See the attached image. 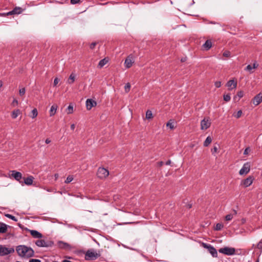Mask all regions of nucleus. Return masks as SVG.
<instances>
[{
	"instance_id": "nucleus-18",
	"label": "nucleus",
	"mask_w": 262,
	"mask_h": 262,
	"mask_svg": "<svg viewBox=\"0 0 262 262\" xmlns=\"http://www.w3.org/2000/svg\"><path fill=\"white\" fill-rule=\"evenodd\" d=\"M31 235L34 238H40L42 237V234L36 230H30Z\"/></svg>"
},
{
	"instance_id": "nucleus-56",
	"label": "nucleus",
	"mask_w": 262,
	"mask_h": 262,
	"mask_svg": "<svg viewBox=\"0 0 262 262\" xmlns=\"http://www.w3.org/2000/svg\"><path fill=\"white\" fill-rule=\"evenodd\" d=\"M158 164L159 166H162L163 165V162L162 161H161L159 162Z\"/></svg>"
},
{
	"instance_id": "nucleus-24",
	"label": "nucleus",
	"mask_w": 262,
	"mask_h": 262,
	"mask_svg": "<svg viewBox=\"0 0 262 262\" xmlns=\"http://www.w3.org/2000/svg\"><path fill=\"white\" fill-rule=\"evenodd\" d=\"M23 12V9L19 7H16L12 10V12H13L14 14H19Z\"/></svg>"
},
{
	"instance_id": "nucleus-53",
	"label": "nucleus",
	"mask_w": 262,
	"mask_h": 262,
	"mask_svg": "<svg viewBox=\"0 0 262 262\" xmlns=\"http://www.w3.org/2000/svg\"><path fill=\"white\" fill-rule=\"evenodd\" d=\"M171 164V161L170 160H168L166 163H165V164L166 165H169Z\"/></svg>"
},
{
	"instance_id": "nucleus-3",
	"label": "nucleus",
	"mask_w": 262,
	"mask_h": 262,
	"mask_svg": "<svg viewBox=\"0 0 262 262\" xmlns=\"http://www.w3.org/2000/svg\"><path fill=\"white\" fill-rule=\"evenodd\" d=\"M14 252L12 247L7 248L4 245H0V256H4Z\"/></svg>"
},
{
	"instance_id": "nucleus-46",
	"label": "nucleus",
	"mask_w": 262,
	"mask_h": 262,
	"mask_svg": "<svg viewBox=\"0 0 262 262\" xmlns=\"http://www.w3.org/2000/svg\"><path fill=\"white\" fill-rule=\"evenodd\" d=\"M59 80L58 79V78H55L54 80V85L56 86L59 82Z\"/></svg>"
},
{
	"instance_id": "nucleus-16",
	"label": "nucleus",
	"mask_w": 262,
	"mask_h": 262,
	"mask_svg": "<svg viewBox=\"0 0 262 262\" xmlns=\"http://www.w3.org/2000/svg\"><path fill=\"white\" fill-rule=\"evenodd\" d=\"M10 227L6 224L0 222V233H5L7 231L8 228Z\"/></svg>"
},
{
	"instance_id": "nucleus-49",
	"label": "nucleus",
	"mask_w": 262,
	"mask_h": 262,
	"mask_svg": "<svg viewBox=\"0 0 262 262\" xmlns=\"http://www.w3.org/2000/svg\"><path fill=\"white\" fill-rule=\"evenodd\" d=\"M79 0H71V3L72 4H77L78 3V2H79Z\"/></svg>"
},
{
	"instance_id": "nucleus-7",
	"label": "nucleus",
	"mask_w": 262,
	"mask_h": 262,
	"mask_svg": "<svg viewBox=\"0 0 262 262\" xmlns=\"http://www.w3.org/2000/svg\"><path fill=\"white\" fill-rule=\"evenodd\" d=\"M35 244L39 247H48L52 246L53 243L52 242H46L44 239H38Z\"/></svg>"
},
{
	"instance_id": "nucleus-36",
	"label": "nucleus",
	"mask_w": 262,
	"mask_h": 262,
	"mask_svg": "<svg viewBox=\"0 0 262 262\" xmlns=\"http://www.w3.org/2000/svg\"><path fill=\"white\" fill-rule=\"evenodd\" d=\"M73 180V177H72V176H69L67 178V179H66V181H65V183H67V184H68V183H70V182H71Z\"/></svg>"
},
{
	"instance_id": "nucleus-54",
	"label": "nucleus",
	"mask_w": 262,
	"mask_h": 262,
	"mask_svg": "<svg viewBox=\"0 0 262 262\" xmlns=\"http://www.w3.org/2000/svg\"><path fill=\"white\" fill-rule=\"evenodd\" d=\"M13 14H14V13H13V12H12V11H9V12H8V13H7V15H13Z\"/></svg>"
},
{
	"instance_id": "nucleus-33",
	"label": "nucleus",
	"mask_w": 262,
	"mask_h": 262,
	"mask_svg": "<svg viewBox=\"0 0 262 262\" xmlns=\"http://www.w3.org/2000/svg\"><path fill=\"white\" fill-rule=\"evenodd\" d=\"M67 113L68 114H72L73 112V106L69 105L67 109Z\"/></svg>"
},
{
	"instance_id": "nucleus-26",
	"label": "nucleus",
	"mask_w": 262,
	"mask_h": 262,
	"mask_svg": "<svg viewBox=\"0 0 262 262\" xmlns=\"http://www.w3.org/2000/svg\"><path fill=\"white\" fill-rule=\"evenodd\" d=\"M212 139L210 136H208L206 139L205 141L204 142V146L205 147H207L211 142Z\"/></svg>"
},
{
	"instance_id": "nucleus-11",
	"label": "nucleus",
	"mask_w": 262,
	"mask_h": 262,
	"mask_svg": "<svg viewBox=\"0 0 262 262\" xmlns=\"http://www.w3.org/2000/svg\"><path fill=\"white\" fill-rule=\"evenodd\" d=\"M134 61L133 58V56L129 55L125 60L124 64L127 69L130 68L132 66Z\"/></svg>"
},
{
	"instance_id": "nucleus-31",
	"label": "nucleus",
	"mask_w": 262,
	"mask_h": 262,
	"mask_svg": "<svg viewBox=\"0 0 262 262\" xmlns=\"http://www.w3.org/2000/svg\"><path fill=\"white\" fill-rule=\"evenodd\" d=\"M146 118L147 119H150L152 118V114L151 111L147 110L146 112Z\"/></svg>"
},
{
	"instance_id": "nucleus-27",
	"label": "nucleus",
	"mask_w": 262,
	"mask_h": 262,
	"mask_svg": "<svg viewBox=\"0 0 262 262\" xmlns=\"http://www.w3.org/2000/svg\"><path fill=\"white\" fill-rule=\"evenodd\" d=\"M244 96V93L243 91H239L237 95L234 96V100H236L237 98H238V100H239L242 97H243Z\"/></svg>"
},
{
	"instance_id": "nucleus-20",
	"label": "nucleus",
	"mask_w": 262,
	"mask_h": 262,
	"mask_svg": "<svg viewBox=\"0 0 262 262\" xmlns=\"http://www.w3.org/2000/svg\"><path fill=\"white\" fill-rule=\"evenodd\" d=\"M205 50H209L212 47V42L210 40H207L203 45Z\"/></svg>"
},
{
	"instance_id": "nucleus-37",
	"label": "nucleus",
	"mask_w": 262,
	"mask_h": 262,
	"mask_svg": "<svg viewBox=\"0 0 262 262\" xmlns=\"http://www.w3.org/2000/svg\"><path fill=\"white\" fill-rule=\"evenodd\" d=\"M223 56H225V57H229L230 56V55H231V53L230 51H225L224 53H223Z\"/></svg>"
},
{
	"instance_id": "nucleus-50",
	"label": "nucleus",
	"mask_w": 262,
	"mask_h": 262,
	"mask_svg": "<svg viewBox=\"0 0 262 262\" xmlns=\"http://www.w3.org/2000/svg\"><path fill=\"white\" fill-rule=\"evenodd\" d=\"M249 148H247L245 149L244 150V155H246V154H248V151H249Z\"/></svg>"
},
{
	"instance_id": "nucleus-25",
	"label": "nucleus",
	"mask_w": 262,
	"mask_h": 262,
	"mask_svg": "<svg viewBox=\"0 0 262 262\" xmlns=\"http://www.w3.org/2000/svg\"><path fill=\"white\" fill-rule=\"evenodd\" d=\"M75 80V75L74 73H72L69 78V79L68 80V82L69 84H72L74 83Z\"/></svg>"
},
{
	"instance_id": "nucleus-4",
	"label": "nucleus",
	"mask_w": 262,
	"mask_h": 262,
	"mask_svg": "<svg viewBox=\"0 0 262 262\" xmlns=\"http://www.w3.org/2000/svg\"><path fill=\"white\" fill-rule=\"evenodd\" d=\"M219 252L226 255H233L235 254V249L232 247H225L220 248L219 250Z\"/></svg>"
},
{
	"instance_id": "nucleus-47",
	"label": "nucleus",
	"mask_w": 262,
	"mask_h": 262,
	"mask_svg": "<svg viewBox=\"0 0 262 262\" xmlns=\"http://www.w3.org/2000/svg\"><path fill=\"white\" fill-rule=\"evenodd\" d=\"M12 104L13 106H15V105H17L18 104V101L16 99H14L12 101Z\"/></svg>"
},
{
	"instance_id": "nucleus-45",
	"label": "nucleus",
	"mask_w": 262,
	"mask_h": 262,
	"mask_svg": "<svg viewBox=\"0 0 262 262\" xmlns=\"http://www.w3.org/2000/svg\"><path fill=\"white\" fill-rule=\"evenodd\" d=\"M257 248L259 249H262V239L257 244Z\"/></svg>"
},
{
	"instance_id": "nucleus-32",
	"label": "nucleus",
	"mask_w": 262,
	"mask_h": 262,
	"mask_svg": "<svg viewBox=\"0 0 262 262\" xmlns=\"http://www.w3.org/2000/svg\"><path fill=\"white\" fill-rule=\"evenodd\" d=\"M5 216H6L7 217L9 218V219H11L12 220L15 221V222H17V219L16 218V217H15L14 216L11 215V214H5Z\"/></svg>"
},
{
	"instance_id": "nucleus-30",
	"label": "nucleus",
	"mask_w": 262,
	"mask_h": 262,
	"mask_svg": "<svg viewBox=\"0 0 262 262\" xmlns=\"http://www.w3.org/2000/svg\"><path fill=\"white\" fill-rule=\"evenodd\" d=\"M223 227L224 225L222 224L217 223L214 227V230L216 231H220L223 229Z\"/></svg>"
},
{
	"instance_id": "nucleus-2",
	"label": "nucleus",
	"mask_w": 262,
	"mask_h": 262,
	"mask_svg": "<svg viewBox=\"0 0 262 262\" xmlns=\"http://www.w3.org/2000/svg\"><path fill=\"white\" fill-rule=\"evenodd\" d=\"M100 256L99 253H97L94 250H88L85 255V258L86 260H95Z\"/></svg>"
},
{
	"instance_id": "nucleus-52",
	"label": "nucleus",
	"mask_w": 262,
	"mask_h": 262,
	"mask_svg": "<svg viewBox=\"0 0 262 262\" xmlns=\"http://www.w3.org/2000/svg\"><path fill=\"white\" fill-rule=\"evenodd\" d=\"M71 129L73 130L75 129V124H72L71 125Z\"/></svg>"
},
{
	"instance_id": "nucleus-29",
	"label": "nucleus",
	"mask_w": 262,
	"mask_h": 262,
	"mask_svg": "<svg viewBox=\"0 0 262 262\" xmlns=\"http://www.w3.org/2000/svg\"><path fill=\"white\" fill-rule=\"evenodd\" d=\"M166 126L168 127H169L171 129H173L174 128V125H173V122L172 121V120H170L167 123Z\"/></svg>"
},
{
	"instance_id": "nucleus-55",
	"label": "nucleus",
	"mask_w": 262,
	"mask_h": 262,
	"mask_svg": "<svg viewBox=\"0 0 262 262\" xmlns=\"http://www.w3.org/2000/svg\"><path fill=\"white\" fill-rule=\"evenodd\" d=\"M257 66H258V65H257V64H256V63H254L253 64V66H252L253 69H255V68H256L257 67Z\"/></svg>"
},
{
	"instance_id": "nucleus-39",
	"label": "nucleus",
	"mask_w": 262,
	"mask_h": 262,
	"mask_svg": "<svg viewBox=\"0 0 262 262\" xmlns=\"http://www.w3.org/2000/svg\"><path fill=\"white\" fill-rule=\"evenodd\" d=\"M242 115V111L241 110L238 111L236 114L234 115V117L236 118H239L241 117Z\"/></svg>"
},
{
	"instance_id": "nucleus-17",
	"label": "nucleus",
	"mask_w": 262,
	"mask_h": 262,
	"mask_svg": "<svg viewBox=\"0 0 262 262\" xmlns=\"http://www.w3.org/2000/svg\"><path fill=\"white\" fill-rule=\"evenodd\" d=\"M226 85L229 88V90H232L236 87L237 82L234 80H230L227 82Z\"/></svg>"
},
{
	"instance_id": "nucleus-22",
	"label": "nucleus",
	"mask_w": 262,
	"mask_h": 262,
	"mask_svg": "<svg viewBox=\"0 0 262 262\" xmlns=\"http://www.w3.org/2000/svg\"><path fill=\"white\" fill-rule=\"evenodd\" d=\"M21 114V112L19 109L14 110L11 114V117L13 119H16L19 115Z\"/></svg>"
},
{
	"instance_id": "nucleus-57",
	"label": "nucleus",
	"mask_w": 262,
	"mask_h": 262,
	"mask_svg": "<svg viewBox=\"0 0 262 262\" xmlns=\"http://www.w3.org/2000/svg\"><path fill=\"white\" fill-rule=\"evenodd\" d=\"M191 207H192V205L191 204H188L187 205V208H189V209L191 208Z\"/></svg>"
},
{
	"instance_id": "nucleus-9",
	"label": "nucleus",
	"mask_w": 262,
	"mask_h": 262,
	"mask_svg": "<svg viewBox=\"0 0 262 262\" xmlns=\"http://www.w3.org/2000/svg\"><path fill=\"white\" fill-rule=\"evenodd\" d=\"M211 125L209 118H205L201 122V129L204 130L208 128Z\"/></svg>"
},
{
	"instance_id": "nucleus-14",
	"label": "nucleus",
	"mask_w": 262,
	"mask_h": 262,
	"mask_svg": "<svg viewBox=\"0 0 262 262\" xmlns=\"http://www.w3.org/2000/svg\"><path fill=\"white\" fill-rule=\"evenodd\" d=\"M254 179L253 176H249L242 182V184L245 187H247L252 184Z\"/></svg>"
},
{
	"instance_id": "nucleus-59",
	"label": "nucleus",
	"mask_w": 262,
	"mask_h": 262,
	"mask_svg": "<svg viewBox=\"0 0 262 262\" xmlns=\"http://www.w3.org/2000/svg\"><path fill=\"white\" fill-rule=\"evenodd\" d=\"M234 214L236 215L237 214V211L235 210H233Z\"/></svg>"
},
{
	"instance_id": "nucleus-42",
	"label": "nucleus",
	"mask_w": 262,
	"mask_h": 262,
	"mask_svg": "<svg viewBox=\"0 0 262 262\" xmlns=\"http://www.w3.org/2000/svg\"><path fill=\"white\" fill-rule=\"evenodd\" d=\"M253 69V67L252 66H251L250 64H249L248 65L246 68V70L247 71H249L251 73V71Z\"/></svg>"
},
{
	"instance_id": "nucleus-43",
	"label": "nucleus",
	"mask_w": 262,
	"mask_h": 262,
	"mask_svg": "<svg viewBox=\"0 0 262 262\" xmlns=\"http://www.w3.org/2000/svg\"><path fill=\"white\" fill-rule=\"evenodd\" d=\"M215 86L219 88L221 86V81H216L214 83Z\"/></svg>"
},
{
	"instance_id": "nucleus-23",
	"label": "nucleus",
	"mask_w": 262,
	"mask_h": 262,
	"mask_svg": "<svg viewBox=\"0 0 262 262\" xmlns=\"http://www.w3.org/2000/svg\"><path fill=\"white\" fill-rule=\"evenodd\" d=\"M108 59H106V58L103 59H101L99 62V63H98V67L100 68H102L104 65H105L107 62H108Z\"/></svg>"
},
{
	"instance_id": "nucleus-51",
	"label": "nucleus",
	"mask_w": 262,
	"mask_h": 262,
	"mask_svg": "<svg viewBox=\"0 0 262 262\" xmlns=\"http://www.w3.org/2000/svg\"><path fill=\"white\" fill-rule=\"evenodd\" d=\"M45 142L46 144H49L51 142V140L49 138H48L46 140Z\"/></svg>"
},
{
	"instance_id": "nucleus-62",
	"label": "nucleus",
	"mask_w": 262,
	"mask_h": 262,
	"mask_svg": "<svg viewBox=\"0 0 262 262\" xmlns=\"http://www.w3.org/2000/svg\"><path fill=\"white\" fill-rule=\"evenodd\" d=\"M54 262H56V261H54Z\"/></svg>"
},
{
	"instance_id": "nucleus-58",
	"label": "nucleus",
	"mask_w": 262,
	"mask_h": 262,
	"mask_svg": "<svg viewBox=\"0 0 262 262\" xmlns=\"http://www.w3.org/2000/svg\"><path fill=\"white\" fill-rule=\"evenodd\" d=\"M55 179H57L58 177V174L57 173L55 174L54 175Z\"/></svg>"
},
{
	"instance_id": "nucleus-21",
	"label": "nucleus",
	"mask_w": 262,
	"mask_h": 262,
	"mask_svg": "<svg viewBox=\"0 0 262 262\" xmlns=\"http://www.w3.org/2000/svg\"><path fill=\"white\" fill-rule=\"evenodd\" d=\"M57 108H58V106H57V104H53L51 107V108L50 110V116L51 117L54 116L55 114Z\"/></svg>"
},
{
	"instance_id": "nucleus-41",
	"label": "nucleus",
	"mask_w": 262,
	"mask_h": 262,
	"mask_svg": "<svg viewBox=\"0 0 262 262\" xmlns=\"http://www.w3.org/2000/svg\"><path fill=\"white\" fill-rule=\"evenodd\" d=\"M218 148L216 146H214L213 148L211 149L212 154H213L217 151Z\"/></svg>"
},
{
	"instance_id": "nucleus-15",
	"label": "nucleus",
	"mask_w": 262,
	"mask_h": 262,
	"mask_svg": "<svg viewBox=\"0 0 262 262\" xmlns=\"http://www.w3.org/2000/svg\"><path fill=\"white\" fill-rule=\"evenodd\" d=\"M24 181L23 184H25L27 185H31L33 184V180L34 179V177L32 176H30L27 178H23Z\"/></svg>"
},
{
	"instance_id": "nucleus-6",
	"label": "nucleus",
	"mask_w": 262,
	"mask_h": 262,
	"mask_svg": "<svg viewBox=\"0 0 262 262\" xmlns=\"http://www.w3.org/2000/svg\"><path fill=\"white\" fill-rule=\"evenodd\" d=\"M108 174L109 172L106 169L101 167H99L98 169L97 175L98 177L100 179H104L106 178L108 176Z\"/></svg>"
},
{
	"instance_id": "nucleus-34",
	"label": "nucleus",
	"mask_w": 262,
	"mask_h": 262,
	"mask_svg": "<svg viewBox=\"0 0 262 262\" xmlns=\"http://www.w3.org/2000/svg\"><path fill=\"white\" fill-rule=\"evenodd\" d=\"M130 89V84L129 83H127L125 84L124 86V90L126 93H128Z\"/></svg>"
},
{
	"instance_id": "nucleus-5",
	"label": "nucleus",
	"mask_w": 262,
	"mask_h": 262,
	"mask_svg": "<svg viewBox=\"0 0 262 262\" xmlns=\"http://www.w3.org/2000/svg\"><path fill=\"white\" fill-rule=\"evenodd\" d=\"M203 247L207 249L209 252L211 254V255L213 257H217V252L216 250L211 245L208 244L206 243H202Z\"/></svg>"
},
{
	"instance_id": "nucleus-19",
	"label": "nucleus",
	"mask_w": 262,
	"mask_h": 262,
	"mask_svg": "<svg viewBox=\"0 0 262 262\" xmlns=\"http://www.w3.org/2000/svg\"><path fill=\"white\" fill-rule=\"evenodd\" d=\"M58 245L60 248L61 249H68L70 247V246L69 244L67 243H64L62 241H59L58 242Z\"/></svg>"
},
{
	"instance_id": "nucleus-13",
	"label": "nucleus",
	"mask_w": 262,
	"mask_h": 262,
	"mask_svg": "<svg viewBox=\"0 0 262 262\" xmlns=\"http://www.w3.org/2000/svg\"><path fill=\"white\" fill-rule=\"evenodd\" d=\"M262 102V93L256 95L253 99V103L255 105H258Z\"/></svg>"
},
{
	"instance_id": "nucleus-40",
	"label": "nucleus",
	"mask_w": 262,
	"mask_h": 262,
	"mask_svg": "<svg viewBox=\"0 0 262 262\" xmlns=\"http://www.w3.org/2000/svg\"><path fill=\"white\" fill-rule=\"evenodd\" d=\"M233 218V215L232 214H227V215H226L225 216V220L226 221H230Z\"/></svg>"
},
{
	"instance_id": "nucleus-60",
	"label": "nucleus",
	"mask_w": 262,
	"mask_h": 262,
	"mask_svg": "<svg viewBox=\"0 0 262 262\" xmlns=\"http://www.w3.org/2000/svg\"><path fill=\"white\" fill-rule=\"evenodd\" d=\"M3 86V82L2 81H0V88Z\"/></svg>"
},
{
	"instance_id": "nucleus-1",
	"label": "nucleus",
	"mask_w": 262,
	"mask_h": 262,
	"mask_svg": "<svg viewBox=\"0 0 262 262\" xmlns=\"http://www.w3.org/2000/svg\"><path fill=\"white\" fill-rule=\"evenodd\" d=\"M16 251L19 256L28 258L34 256V251L29 247L26 245H19L16 247Z\"/></svg>"
},
{
	"instance_id": "nucleus-10",
	"label": "nucleus",
	"mask_w": 262,
	"mask_h": 262,
	"mask_svg": "<svg viewBox=\"0 0 262 262\" xmlns=\"http://www.w3.org/2000/svg\"><path fill=\"white\" fill-rule=\"evenodd\" d=\"M250 169V166L249 163H246L244 164L242 168L241 169V170L239 171V173L240 175H243L244 174L248 173Z\"/></svg>"
},
{
	"instance_id": "nucleus-8",
	"label": "nucleus",
	"mask_w": 262,
	"mask_h": 262,
	"mask_svg": "<svg viewBox=\"0 0 262 262\" xmlns=\"http://www.w3.org/2000/svg\"><path fill=\"white\" fill-rule=\"evenodd\" d=\"M12 176L17 181L19 182L22 185H23V182L21 179L23 178L22 174L18 171L16 170H12L11 171Z\"/></svg>"
},
{
	"instance_id": "nucleus-12",
	"label": "nucleus",
	"mask_w": 262,
	"mask_h": 262,
	"mask_svg": "<svg viewBox=\"0 0 262 262\" xmlns=\"http://www.w3.org/2000/svg\"><path fill=\"white\" fill-rule=\"evenodd\" d=\"M85 104L87 110H90L93 107L97 105V102L92 99H88L86 101Z\"/></svg>"
},
{
	"instance_id": "nucleus-28",
	"label": "nucleus",
	"mask_w": 262,
	"mask_h": 262,
	"mask_svg": "<svg viewBox=\"0 0 262 262\" xmlns=\"http://www.w3.org/2000/svg\"><path fill=\"white\" fill-rule=\"evenodd\" d=\"M38 115V112L36 108H34L31 112V115H30V117L32 118H35L37 117Z\"/></svg>"
},
{
	"instance_id": "nucleus-61",
	"label": "nucleus",
	"mask_w": 262,
	"mask_h": 262,
	"mask_svg": "<svg viewBox=\"0 0 262 262\" xmlns=\"http://www.w3.org/2000/svg\"><path fill=\"white\" fill-rule=\"evenodd\" d=\"M181 61L182 62H184V61H185V58H182V59H181Z\"/></svg>"
},
{
	"instance_id": "nucleus-44",
	"label": "nucleus",
	"mask_w": 262,
	"mask_h": 262,
	"mask_svg": "<svg viewBox=\"0 0 262 262\" xmlns=\"http://www.w3.org/2000/svg\"><path fill=\"white\" fill-rule=\"evenodd\" d=\"M97 45V42H92L91 45H90V48L91 49H94V48L95 47L96 45Z\"/></svg>"
},
{
	"instance_id": "nucleus-48",
	"label": "nucleus",
	"mask_w": 262,
	"mask_h": 262,
	"mask_svg": "<svg viewBox=\"0 0 262 262\" xmlns=\"http://www.w3.org/2000/svg\"><path fill=\"white\" fill-rule=\"evenodd\" d=\"M29 262H41L40 260L37 259H31Z\"/></svg>"
},
{
	"instance_id": "nucleus-35",
	"label": "nucleus",
	"mask_w": 262,
	"mask_h": 262,
	"mask_svg": "<svg viewBox=\"0 0 262 262\" xmlns=\"http://www.w3.org/2000/svg\"><path fill=\"white\" fill-rule=\"evenodd\" d=\"M231 97L230 94H228L226 95H224V100L228 102L230 100Z\"/></svg>"
},
{
	"instance_id": "nucleus-38",
	"label": "nucleus",
	"mask_w": 262,
	"mask_h": 262,
	"mask_svg": "<svg viewBox=\"0 0 262 262\" xmlns=\"http://www.w3.org/2000/svg\"><path fill=\"white\" fill-rule=\"evenodd\" d=\"M25 92H26V89L25 88H23L19 90V93L20 96H23L25 95Z\"/></svg>"
}]
</instances>
